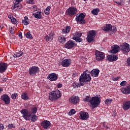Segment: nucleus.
<instances>
[{"label": "nucleus", "mask_w": 130, "mask_h": 130, "mask_svg": "<svg viewBox=\"0 0 130 130\" xmlns=\"http://www.w3.org/2000/svg\"><path fill=\"white\" fill-rule=\"evenodd\" d=\"M84 101L86 102H89L92 109H94V108H96V107H98L99 105H100L101 99L98 96H92V98H91L90 95H87L84 99Z\"/></svg>", "instance_id": "1"}, {"label": "nucleus", "mask_w": 130, "mask_h": 130, "mask_svg": "<svg viewBox=\"0 0 130 130\" xmlns=\"http://www.w3.org/2000/svg\"><path fill=\"white\" fill-rule=\"evenodd\" d=\"M91 81V75L90 74V71L89 70H86L84 72L79 78V82L81 86H84V82L87 83V82Z\"/></svg>", "instance_id": "2"}, {"label": "nucleus", "mask_w": 130, "mask_h": 130, "mask_svg": "<svg viewBox=\"0 0 130 130\" xmlns=\"http://www.w3.org/2000/svg\"><path fill=\"white\" fill-rule=\"evenodd\" d=\"M60 97H61V93H60V91L58 90L52 91L49 94V99L51 101H55Z\"/></svg>", "instance_id": "3"}, {"label": "nucleus", "mask_w": 130, "mask_h": 130, "mask_svg": "<svg viewBox=\"0 0 130 130\" xmlns=\"http://www.w3.org/2000/svg\"><path fill=\"white\" fill-rule=\"evenodd\" d=\"M96 36V32L95 30H89L88 31V34H87V37L86 39L89 42V43H91V42H93L94 41V38Z\"/></svg>", "instance_id": "4"}, {"label": "nucleus", "mask_w": 130, "mask_h": 130, "mask_svg": "<svg viewBox=\"0 0 130 130\" xmlns=\"http://www.w3.org/2000/svg\"><path fill=\"white\" fill-rule=\"evenodd\" d=\"M95 55L98 61L103 60L105 58V53L98 50L95 52Z\"/></svg>", "instance_id": "5"}, {"label": "nucleus", "mask_w": 130, "mask_h": 130, "mask_svg": "<svg viewBox=\"0 0 130 130\" xmlns=\"http://www.w3.org/2000/svg\"><path fill=\"white\" fill-rule=\"evenodd\" d=\"M85 16L86 14L80 13L78 16H76L75 20L77 22H79L80 24H86V20L84 19Z\"/></svg>", "instance_id": "6"}, {"label": "nucleus", "mask_w": 130, "mask_h": 130, "mask_svg": "<svg viewBox=\"0 0 130 130\" xmlns=\"http://www.w3.org/2000/svg\"><path fill=\"white\" fill-rule=\"evenodd\" d=\"M77 8L75 7H70L66 11V15L69 16V17H73V16L77 14Z\"/></svg>", "instance_id": "7"}, {"label": "nucleus", "mask_w": 130, "mask_h": 130, "mask_svg": "<svg viewBox=\"0 0 130 130\" xmlns=\"http://www.w3.org/2000/svg\"><path fill=\"white\" fill-rule=\"evenodd\" d=\"M121 50L125 54L130 52L129 44L123 43L120 45Z\"/></svg>", "instance_id": "8"}, {"label": "nucleus", "mask_w": 130, "mask_h": 130, "mask_svg": "<svg viewBox=\"0 0 130 130\" xmlns=\"http://www.w3.org/2000/svg\"><path fill=\"white\" fill-rule=\"evenodd\" d=\"M21 114H22V117L25 120H30V117H31V114L29 113L26 109H23L20 111Z\"/></svg>", "instance_id": "9"}, {"label": "nucleus", "mask_w": 130, "mask_h": 130, "mask_svg": "<svg viewBox=\"0 0 130 130\" xmlns=\"http://www.w3.org/2000/svg\"><path fill=\"white\" fill-rule=\"evenodd\" d=\"M1 99L5 103L6 105L10 104L11 102V98L9 96V95L7 94H4L1 96Z\"/></svg>", "instance_id": "10"}, {"label": "nucleus", "mask_w": 130, "mask_h": 130, "mask_svg": "<svg viewBox=\"0 0 130 130\" xmlns=\"http://www.w3.org/2000/svg\"><path fill=\"white\" fill-rule=\"evenodd\" d=\"M41 125L44 128V129H49L51 127V124L50 121L45 120L41 123Z\"/></svg>", "instance_id": "11"}, {"label": "nucleus", "mask_w": 130, "mask_h": 130, "mask_svg": "<svg viewBox=\"0 0 130 130\" xmlns=\"http://www.w3.org/2000/svg\"><path fill=\"white\" fill-rule=\"evenodd\" d=\"M39 72V68L36 66H32L29 68L28 73L30 76H34Z\"/></svg>", "instance_id": "12"}, {"label": "nucleus", "mask_w": 130, "mask_h": 130, "mask_svg": "<svg viewBox=\"0 0 130 130\" xmlns=\"http://www.w3.org/2000/svg\"><path fill=\"white\" fill-rule=\"evenodd\" d=\"M76 45V43H75L74 41H73L72 40H69L65 44L64 47L68 49H71V48L75 47Z\"/></svg>", "instance_id": "13"}, {"label": "nucleus", "mask_w": 130, "mask_h": 130, "mask_svg": "<svg viewBox=\"0 0 130 130\" xmlns=\"http://www.w3.org/2000/svg\"><path fill=\"white\" fill-rule=\"evenodd\" d=\"M48 79L50 81H57V79H58V75L55 73H51L48 75Z\"/></svg>", "instance_id": "14"}, {"label": "nucleus", "mask_w": 130, "mask_h": 130, "mask_svg": "<svg viewBox=\"0 0 130 130\" xmlns=\"http://www.w3.org/2000/svg\"><path fill=\"white\" fill-rule=\"evenodd\" d=\"M80 115V119L82 120H87L89 118V114L87 112H80L79 113Z\"/></svg>", "instance_id": "15"}, {"label": "nucleus", "mask_w": 130, "mask_h": 130, "mask_svg": "<svg viewBox=\"0 0 130 130\" xmlns=\"http://www.w3.org/2000/svg\"><path fill=\"white\" fill-rule=\"evenodd\" d=\"M8 69V63L5 62L0 63V73L3 74L5 73Z\"/></svg>", "instance_id": "16"}, {"label": "nucleus", "mask_w": 130, "mask_h": 130, "mask_svg": "<svg viewBox=\"0 0 130 130\" xmlns=\"http://www.w3.org/2000/svg\"><path fill=\"white\" fill-rule=\"evenodd\" d=\"M107 58L108 59V60H109V61H116V60H117V59H118V57H117V56L113 54V55H108L107 56Z\"/></svg>", "instance_id": "17"}, {"label": "nucleus", "mask_w": 130, "mask_h": 130, "mask_svg": "<svg viewBox=\"0 0 130 130\" xmlns=\"http://www.w3.org/2000/svg\"><path fill=\"white\" fill-rule=\"evenodd\" d=\"M32 16L36 19H38V20H40L42 18V15H41V10H36L35 11V13L32 14Z\"/></svg>", "instance_id": "18"}, {"label": "nucleus", "mask_w": 130, "mask_h": 130, "mask_svg": "<svg viewBox=\"0 0 130 130\" xmlns=\"http://www.w3.org/2000/svg\"><path fill=\"white\" fill-rule=\"evenodd\" d=\"M71 63L72 60L70 59H66L62 61L61 64L62 67L68 68V67H70V66H71Z\"/></svg>", "instance_id": "19"}, {"label": "nucleus", "mask_w": 130, "mask_h": 130, "mask_svg": "<svg viewBox=\"0 0 130 130\" xmlns=\"http://www.w3.org/2000/svg\"><path fill=\"white\" fill-rule=\"evenodd\" d=\"M122 108L124 110H128L130 109V101L124 102L122 104Z\"/></svg>", "instance_id": "20"}, {"label": "nucleus", "mask_w": 130, "mask_h": 130, "mask_svg": "<svg viewBox=\"0 0 130 130\" xmlns=\"http://www.w3.org/2000/svg\"><path fill=\"white\" fill-rule=\"evenodd\" d=\"M99 73H100L99 69H94L91 71L90 74L92 77H98L99 76Z\"/></svg>", "instance_id": "21"}, {"label": "nucleus", "mask_w": 130, "mask_h": 130, "mask_svg": "<svg viewBox=\"0 0 130 130\" xmlns=\"http://www.w3.org/2000/svg\"><path fill=\"white\" fill-rule=\"evenodd\" d=\"M79 100H80L79 96H73L72 98L69 99L70 102L72 104H77V103L79 102Z\"/></svg>", "instance_id": "22"}, {"label": "nucleus", "mask_w": 130, "mask_h": 130, "mask_svg": "<svg viewBox=\"0 0 130 130\" xmlns=\"http://www.w3.org/2000/svg\"><path fill=\"white\" fill-rule=\"evenodd\" d=\"M112 49L111 50V53H117L120 47L118 45H115L112 46Z\"/></svg>", "instance_id": "23"}, {"label": "nucleus", "mask_w": 130, "mask_h": 130, "mask_svg": "<svg viewBox=\"0 0 130 130\" xmlns=\"http://www.w3.org/2000/svg\"><path fill=\"white\" fill-rule=\"evenodd\" d=\"M121 91L123 94H130V85L126 87L121 89Z\"/></svg>", "instance_id": "24"}, {"label": "nucleus", "mask_w": 130, "mask_h": 130, "mask_svg": "<svg viewBox=\"0 0 130 130\" xmlns=\"http://www.w3.org/2000/svg\"><path fill=\"white\" fill-rule=\"evenodd\" d=\"M14 9L17 8L19 10H21V9L23 8V6L20 4V0H16L15 2L14 3Z\"/></svg>", "instance_id": "25"}, {"label": "nucleus", "mask_w": 130, "mask_h": 130, "mask_svg": "<svg viewBox=\"0 0 130 130\" xmlns=\"http://www.w3.org/2000/svg\"><path fill=\"white\" fill-rule=\"evenodd\" d=\"M111 24H106L105 26L102 27V29L103 31H105V32H110L111 31Z\"/></svg>", "instance_id": "26"}, {"label": "nucleus", "mask_w": 130, "mask_h": 130, "mask_svg": "<svg viewBox=\"0 0 130 130\" xmlns=\"http://www.w3.org/2000/svg\"><path fill=\"white\" fill-rule=\"evenodd\" d=\"M53 39V32L52 31L45 38L46 41H49V40H52Z\"/></svg>", "instance_id": "27"}, {"label": "nucleus", "mask_w": 130, "mask_h": 130, "mask_svg": "<svg viewBox=\"0 0 130 130\" xmlns=\"http://www.w3.org/2000/svg\"><path fill=\"white\" fill-rule=\"evenodd\" d=\"M58 40L60 43H62V44H63V43H66V41H67V38L63 36H60L58 37Z\"/></svg>", "instance_id": "28"}, {"label": "nucleus", "mask_w": 130, "mask_h": 130, "mask_svg": "<svg viewBox=\"0 0 130 130\" xmlns=\"http://www.w3.org/2000/svg\"><path fill=\"white\" fill-rule=\"evenodd\" d=\"M23 54H24V52H23L22 51H19V52L14 54L13 55V57H15V58L20 57V56H22V55H23Z\"/></svg>", "instance_id": "29"}, {"label": "nucleus", "mask_w": 130, "mask_h": 130, "mask_svg": "<svg viewBox=\"0 0 130 130\" xmlns=\"http://www.w3.org/2000/svg\"><path fill=\"white\" fill-rule=\"evenodd\" d=\"M100 12L99 9L96 8L92 10L91 11V13L92 15H94V16H97Z\"/></svg>", "instance_id": "30"}, {"label": "nucleus", "mask_w": 130, "mask_h": 130, "mask_svg": "<svg viewBox=\"0 0 130 130\" xmlns=\"http://www.w3.org/2000/svg\"><path fill=\"white\" fill-rule=\"evenodd\" d=\"M71 31V26H67L66 28L62 29L63 33H69Z\"/></svg>", "instance_id": "31"}, {"label": "nucleus", "mask_w": 130, "mask_h": 130, "mask_svg": "<svg viewBox=\"0 0 130 130\" xmlns=\"http://www.w3.org/2000/svg\"><path fill=\"white\" fill-rule=\"evenodd\" d=\"M30 117L31 118V121H33L34 122H35V121L37 120V115L35 114L31 115V116Z\"/></svg>", "instance_id": "32"}, {"label": "nucleus", "mask_w": 130, "mask_h": 130, "mask_svg": "<svg viewBox=\"0 0 130 130\" xmlns=\"http://www.w3.org/2000/svg\"><path fill=\"white\" fill-rule=\"evenodd\" d=\"M21 99L23 100H28L29 98L27 96V94L25 93H22L21 94Z\"/></svg>", "instance_id": "33"}, {"label": "nucleus", "mask_w": 130, "mask_h": 130, "mask_svg": "<svg viewBox=\"0 0 130 130\" xmlns=\"http://www.w3.org/2000/svg\"><path fill=\"white\" fill-rule=\"evenodd\" d=\"M36 112H37V107H34L31 108V111L30 112V114L34 115L35 113H36Z\"/></svg>", "instance_id": "34"}, {"label": "nucleus", "mask_w": 130, "mask_h": 130, "mask_svg": "<svg viewBox=\"0 0 130 130\" xmlns=\"http://www.w3.org/2000/svg\"><path fill=\"white\" fill-rule=\"evenodd\" d=\"M25 36L26 38H28L29 39H33V37H32V35H31V32L28 31L25 34Z\"/></svg>", "instance_id": "35"}, {"label": "nucleus", "mask_w": 130, "mask_h": 130, "mask_svg": "<svg viewBox=\"0 0 130 130\" xmlns=\"http://www.w3.org/2000/svg\"><path fill=\"white\" fill-rule=\"evenodd\" d=\"M73 40H75L76 42H82L83 41V39L79 37H73Z\"/></svg>", "instance_id": "36"}, {"label": "nucleus", "mask_w": 130, "mask_h": 130, "mask_svg": "<svg viewBox=\"0 0 130 130\" xmlns=\"http://www.w3.org/2000/svg\"><path fill=\"white\" fill-rule=\"evenodd\" d=\"M112 101H113L112 99H107L105 101V103L107 105H109V104H111V102H112Z\"/></svg>", "instance_id": "37"}, {"label": "nucleus", "mask_w": 130, "mask_h": 130, "mask_svg": "<svg viewBox=\"0 0 130 130\" xmlns=\"http://www.w3.org/2000/svg\"><path fill=\"white\" fill-rule=\"evenodd\" d=\"M76 113V110L75 109H72L70 110V111L69 112V115H74Z\"/></svg>", "instance_id": "38"}, {"label": "nucleus", "mask_w": 130, "mask_h": 130, "mask_svg": "<svg viewBox=\"0 0 130 130\" xmlns=\"http://www.w3.org/2000/svg\"><path fill=\"white\" fill-rule=\"evenodd\" d=\"M26 3L27 4H29L30 5H34V4H35L34 0H26Z\"/></svg>", "instance_id": "39"}, {"label": "nucleus", "mask_w": 130, "mask_h": 130, "mask_svg": "<svg viewBox=\"0 0 130 130\" xmlns=\"http://www.w3.org/2000/svg\"><path fill=\"white\" fill-rule=\"evenodd\" d=\"M7 126H8V128H10L11 129H12V128H16V126H15V125H14V124H9Z\"/></svg>", "instance_id": "40"}, {"label": "nucleus", "mask_w": 130, "mask_h": 130, "mask_svg": "<svg viewBox=\"0 0 130 130\" xmlns=\"http://www.w3.org/2000/svg\"><path fill=\"white\" fill-rule=\"evenodd\" d=\"M17 96H18L17 93H13L11 95V98L13 100H15V99H16L17 98Z\"/></svg>", "instance_id": "41"}, {"label": "nucleus", "mask_w": 130, "mask_h": 130, "mask_svg": "<svg viewBox=\"0 0 130 130\" xmlns=\"http://www.w3.org/2000/svg\"><path fill=\"white\" fill-rule=\"evenodd\" d=\"M115 4H117L118 6H122L123 1L122 0H120V2H115Z\"/></svg>", "instance_id": "42"}, {"label": "nucleus", "mask_w": 130, "mask_h": 130, "mask_svg": "<svg viewBox=\"0 0 130 130\" xmlns=\"http://www.w3.org/2000/svg\"><path fill=\"white\" fill-rule=\"evenodd\" d=\"M82 34L81 32H77L76 33V37H79V38H80V37H82Z\"/></svg>", "instance_id": "43"}, {"label": "nucleus", "mask_w": 130, "mask_h": 130, "mask_svg": "<svg viewBox=\"0 0 130 130\" xmlns=\"http://www.w3.org/2000/svg\"><path fill=\"white\" fill-rule=\"evenodd\" d=\"M22 23L24 24V25H28V24L30 23V21L27 20H22Z\"/></svg>", "instance_id": "44"}, {"label": "nucleus", "mask_w": 130, "mask_h": 130, "mask_svg": "<svg viewBox=\"0 0 130 130\" xmlns=\"http://www.w3.org/2000/svg\"><path fill=\"white\" fill-rule=\"evenodd\" d=\"M120 86H123V87H124V86L125 85H126V81H122L121 83H120Z\"/></svg>", "instance_id": "45"}, {"label": "nucleus", "mask_w": 130, "mask_h": 130, "mask_svg": "<svg viewBox=\"0 0 130 130\" xmlns=\"http://www.w3.org/2000/svg\"><path fill=\"white\" fill-rule=\"evenodd\" d=\"M11 22L13 23V24L17 23V20H16V18L14 17L12 18V19H11Z\"/></svg>", "instance_id": "46"}, {"label": "nucleus", "mask_w": 130, "mask_h": 130, "mask_svg": "<svg viewBox=\"0 0 130 130\" xmlns=\"http://www.w3.org/2000/svg\"><path fill=\"white\" fill-rule=\"evenodd\" d=\"M10 31L11 34H14L15 33V29H14V28L11 27L10 29Z\"/></svg>", "instance_id": "47"}, {"label": "nucleus", "mask_w": 130, "mask_h": 130, "mask_svg": "<svg viewBox=\"0 0 130 130\" xmlns=\"http://www.w3.org/2000/svg\"><path fill=\"white\" fill-rule=\"evenodd\" d=\"M111 28H112L111 31L112 30L113 32H115V31H116V27L115 26H112V25H111Z\"/></svg>", "instance_id": "48"}, {"label": "nucleus", "mask_w": 130, "mask_h": 130, "mask_svg": "<svg viewBox=\"0 0 130 130\" xmlns=\"http://www.w3.org/2000/svg\"><path fill=\"white\" fill-rule=\"evenodd\" d=\"M18 36L20 39H22V38H23V36H22V32L20 31L19 32Z\"/></svg>", "instance_id": "49"}, {"label": "nucleus", "mask_w": 130, "mask_h": 130, "mask_svg": "<svg viewBox=\"0 0 130 130\" xmlns=\"http://www.w3.org/2000/svg\"><path fill=\"white\" fill-rule=\"evenodd\" d=\"M127 63L129 67H130V57L127 59Z\"/></svg>", "instance_id": "50"}, {"label": "nucleus", "mask_w": 130, "mask_h": 130, "mask_svg": "<svg viewBox=\"0 0 130 130\" xmlns=\"http://www.w3.org/2000/svg\"><path fill=\"white\" fill-rule=\"evenodd\" d=\"M5 127H4V124H0V130H4Z\"/></svg>", "instance_id": "51"}, {"label": "nucleus", "mask_w": 130, "mask_h": 130, "mask_svg": "<svg viewBox=\"0 0 130 130\" xmlns=\"http://www.w3.org/2000/svg\"><path fill=\"white\" fill-rule=\"evenodd\" d=\"M50 9H51V7H50V6H48L46 8L45 11L49 12V11H50Z\"/></svg>", "instance_id": "52"}, {"label": "nucleus", "mask_w": 130, "mask_h": 130, "mask_svg": "<svg viewBox=\"0 0 130 130\" xmlns=\"http://www.w3.org/2000/svg\"><path fill=\"white\" fill-rule=\"evenodd\" d=\"M113 81H118V80H119V77H115L113 78Z\"/></svg>", "instance_id": "53"}, {"label": "nucleus", "mask_w": 130, "mask_h": 130, "mask_svg": "<svg viewBox=\"0 0 130 130\" xmlns=\"http://www.w3.org/2000/svg\"><path fill=\"white\" fill-rule=\"evenodd\" d=\"M8 18L9 19H10V20H11L12 19V18H14V16L13 15H8Z\"/></svg>", "instance_id": "54"}, {"label": "nucleus", "mask_w": 130, "mask_h": 130, "mask_svg": "<svg viewBox=\"0 0 130 130\" xmlns=\"http://www.w3.org/2000/svg\"><path fill=\"white\" fill-rule=\"evenodd\" d=\"M57 86V88H61V87H62V84H58Z\"/></svg>", "instance_id": "55"}, {"label": "nucleus", "mask_w": 130, "mask_h": 130, "mask_svg": "<svg viewBox=\"0 0 130 130\" xmlns=\"http://www.w3.org/2000/svg\"><path fill=\"white\" fill-rule=\"evenodd\" d=\"M44 13H45V15H49V11H46V10H45L44 11Z\"/></svg>", "instance_id": "56"}, {"label": "nucleus", "mask_w": 130, "mask_h": 130, "mask_svg": "<svg viewBox=\"0 0 130 130\" xmlns=\"http://www.w3.org/2000/svg\"><path fill=\"white\" fill-rule=\"evenodd\" d=\"M27 19H28V17L25 16L24 17V19L23 20V21H27Z\"/></svg>", "instance_id": "57"}, {"label": "nucleus", "mask_w": 130, "mask_h": 130, "mask_svg": "<svg viewBox=\"0 0 130 130\" xmlns=\"http://www.w3.org/2000/svg\"><path fill=\"white\" fill-rule=\"evenodd\" d=\"M3 90L4 89L3 88H0V93H2V92H3Z\"/></svg>", "instance_id": "58"}, {"label": "nucleus", "mask_w": 130, "mask_h": 130, "mask_svg": "<svg viewBox=\"0 0 130 130\" xmlns=\"http://www.w3.org/2000/svg\"><path fill=\"white\" fill-rule=\"evenodd\" d=\"M7 80H8V79H7V78L5 77V78H4L3 81H7Z\"/></svg>", "instance_id": "59"}, {"label": "nucleus", "mask_w": 130, "mask_h": 130, "mask_svg": "<svg viewBox=\"0 0 130 130\" xmlns=\"http://www.w3.org/2000/svg\"><path fill=\"white\" fill-rule=\"evenodd\" d=\"M105 127H106V129H108V128H109V129L110 128H109L108 126H106Z\"/></svg>", "instance_id": "60"}, {"label": "nucleus", "mask_w": 130, "mask_h": 130, "mask_svg": "<svg viewBox=\"0 0 130 130\" xmlns=\"http://www.w3.org/2000/svg\"><path fill=\"white\" fill-rule=\"evenodd\" d=\"M103 126H104V127H105L106 126H105V123H103Z\"/></svg>", "instance_id": "61"}, {"label": "nucleus", "mask_w": 130, "mask_h": 130, "mask_svg": "<svg viewBox=\"0 0 130 130\" xmlns=\"http://www.w3.org/2000/svg\"><path fill=\"white\" fill-rule=\"evenodd\" d=\"M114 116H116V114H115L114 115Z\"/></svg>", "instance_id": "62"}, {"label": "nucleus", "mask_w": 130, "mask_h": 130, "mask_svg": "<svg viewBox=\"0 0 130 130\" xmlns=\"http://www.w3.org/2000/svg\"><path fill=\"white\" fill-rule=\"evenodd\" d=\"M73 76H74V77H75V74H73Z\"/></svg>", "instance_id": "63"}, {"label": "nucleus", "mask_w": 130, "mask_h": 130, "mask_svg": "<svg viewBox=\"0 0 130 130\" xmlns=\"http://www.w3.org/2000/svg\"><path fill=\"white\" fill-rule=\"evenodd\" d=\"M22 1H23V0H19V1H20V2H22Z\"/></svg>", "instance_id": "64"}]
</instances>
